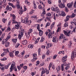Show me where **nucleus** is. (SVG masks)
<instances>
[{"label": "nucleus", "instance_id": "1", "mask_svg": "<svg viewBox=\"0 0 76 76\" xmlns=\"http://www.w3.org/2000/svg\"><path fill=\"white\" fill-rule=\"evenodd\" d=\"M12 23H17V24L15 26V28L17 29H19V28H20V23L17 22L16 21V20H12Z\"/></svg>", "mask_w": 76, "mask_h": 76}, {"label": "nucleus", "instance_id": "2", "mask_svg": "<svg viewBox=\"0 0 76 76\" xmlns=\"http://www.w3.org/2000/svg\"><path fill=\"white\" fill-rule=\"evenodd\" d=\"M10 69V72H12V71L13 70V69L15 72H17V68H16V66H15V62H12V64Z\"/></svg>", "mask_w": 76, "mask_h": 76}, {"label": "nucleus", "instance_id": "3", "mask_svg": "<svg viewBox=\"0 0 76 76\" xmlns=\"http://www.w3.org/2000/svg\"><path fill=\"white\" fill-rule=\"evenodd\" d=\"M20 28H21V27H20V28H19V29H20L21 30L20 31H19V33H20L19 34H18V38L20 39H21V38H22V37L23 36V32H24V30H23V29L21 28L20 29Z\"/></svg>", "mask_w": 76, "mask_h": 76}, {"label": "nucleus", "instance_id": "4", "mask_svg": "<svg viewBox=\"0 0 76 76\" xmlns=\"http://www.w3.org/2000/svg\"><path fill=\"white\" fill-rule=\"evenodd\" d=\"M75 14H72L71 16H70L69 15H68L66 16V19L64 20L65 22H67L69 19V18H74L75 17Z\"/></svg>", "mask_w": 76, "mask_h": 76}, {"label": "nucleus", "instance_id": "5", "mask_svg": "<svg viewBox=\"0 0 76 76\" xmlns=\"http://www.w3.org/2000/svg\"><path fill=\"white\" fill-rule=\"evenodd\" d=\"M42 75L44 73H46L47 75H48L49 74V71L47 70V68H45L44 69V67H42Z\"/></svg>", "mask_w": 76, "mask_h": 76}, {"label": "nucleus", "instance_id": "6", "mask_svg": "<svg viewBox=\"0 0 76 76\" xmlns=\"http://www.w3.org/2000/svg\"><path fill=\"white\" fill-rule=\"evenodd\" d=\"M4 43H5V46L6 47H7L10 44L9 42H7V40L6 39H3L2 42V44H4Z\"/></svg>", "mask_w": 76, "mask_h": 76}, {"label": "nucleus", "instance_id": "7", "mask_svg": "<svg viewBox=\"0 0 76 76\" xmlns=\"http://www.w3.org/2000/svg\"><path fill=\"white\" fill-rule=\"evenodd\" d=\"M73 2H72L70 3L67 4V7H68L69 9H71L72 7V6H73Z\"/></svg>", "mask_w": 76, "mask_h": 76}, {"label": "nucleus", "instance_id": "8", "mask_svg": "<svg viewBox=\"0 0 76 76\" xmlns=\"http://www.w3.org/2000/svg\"><path fill=\"white\" fill-rule=\"evenodd\" d=\"M66 37L64 36V35L63 34H61L60 36L59 37V41H61V39H64Z\"/></svg>", "mask_w": 76, "mask_h": 76}, {"label": "nucleus", "instance_id": "9", "mask_svg": "<svg viewBox=\"0 0 76 76\" xmlns=\"http://www.w3.org/2000/svg\"><path fill=\"white\" fill-rule=\"evenodd\" d=\"M16 5L17 6V8L18 9H20V10H22V7H21L20 8V6L19 5V1H17Z\"/></svg>", "mask_w": 76, "mask_h": 76}, {"label": "nucleus", "instance_id": "10", "mask_svg": "<svg viewBox=\"0 0 76 76\" xmlns=\"http://www.w3.org/2000/svg\"><path fill=\"white\" fill-rule=\"evenodd\" d=\"M76 53H74V52H72V54L71 55V59L72 60H73V58L76 57Z\"/></svg>", "mask_w": 76, "mask_h": 76}, {"label": "nucleus", "instance_id": "11", "mask_svg": "<svg viewBox=\"0 0 76 76\" xmlns=\"http://www.w3.org/2000/svg\"><path fill=\"white\" fill-rule=\"evenodd\" d=\"M53 41L55 43L57 42H58V39L57 38V37H53Z\"/></svg>", "mask_w": 76, "mask_h": 76}, {"label": "nucleus", "instance_id": "12", "mask_svg": "<svg viewBox=\"0 0 76 76\" xmlns=\"http://www.w3.org/2000/svg\"><path fill=\"white\" fill-rule=\"evenodd\" d=\"M64 34L66 35L67 37H69L70 36V31H69L67 32L66 31L64 30Z\"/></svg>", "mask_w": 76, "mask_h": 76}, {"label": "nucleus", "instance_id": "13", "mask_svg": "<svg viewBox=\"0 0 76 76\" xmlns=\"http://www.w3.org/2000/svg\"><path fill=\"white\" fill-rule=\"evenodd\" d=\"M59 6L61 8H64V7H65V4L64 3H61L59 4Z\"/></svg>", "mask_w": 76, "mask_h": 76}, {"label": "nucleus", "instance_id": "14", "mask_svg": "<svg viewBox=\"0 0 76 76\" xmlns=\"http://www.w3.org/2000/svg\"><path fill=\"white\" fill-rule=\"evenodd\" d=\"M24 23H25V24H26V23L29 24V20L27 18H25L24 19Z\"/></svg>", "mask_w": 76, "mask_h": 76}, {"label": "nucleus", "instance_id": "15", "mask_svg": "<svg viewBox=\"0 0 76 76\" xmlns=\"http://www.w3.org/2000/svg\"><path fill=\"white\" fill-rule=\"evenodd\" d=\"M58 28L57 30V32H58L60 31V28H61V24H59V25H58Z\"/></svg>", "mask_w": 76, "mask_h": 76}, {"label": "nucleus", "instance_id": "16", "mask_svg": "<svg viewBox=\"0 0 76 76\" xmlns=\"http://www.w3.org/2000/svg\"><path fill=\"white\" fill-rule=\"evenodd\" d=\"M67 57L66 56H65L64 57L62 58V62H64L66 61V59L67 58Z\"/></svg>", "mask_w": 76, "mask_h": 76}, {"label": "nucleus", "instance_id": "17", "mask_svg": "<svg viewBox=\"0 0 76 76\" xmlns=\"http://www.w3.org/2000/svg\"><path fill=\"white\" fill-rule=\"evenodd\" d=\"M3 5V1H1L0 2V8H2V7L3 6L4 8V7Z\"/></svg>", "mask_w": 76, "mask_h": 76}, {"label": "nucleus", "instance_id": "18", "mask_svg": "<svg viewBox=\"0 0 76 76\" xmlns=\"http://www.w3.org/2000/svg\"><path fill=\"white\" fill-rule=\"evenodd\" d=\"M37 54L36 53H34L33 54V59H34V60H37V57H37Z\"/></svg>", "mask_w": 76, "mask_h": 76}, {"label": "nucleus", "instance_id": "19", "mask_svg": "<svg viewBox=\"0 0 76 76\" xmlns=\"http://www.w3.org/2000/svg\"><path fill=\"white\" fill-rule=\"evenodd\" d=\"M14 53V51H12V52H10L9 53V56L11 57H13V54Z\"/></svg>", "mask_w": 76, "mask_h": 76}, {"label": "nucleus", "instance_id": "20", "mask_svg": "<svg viewBox=\"0 0 76 76\" xmlns=\"http://www.w3.org/2000/svg\"><path fill=\"white\" fill-rule=\"evenodd\" d=\"M32 32V29H30L28 32V35H27V36H28V37L29 36V34H31V33Z\"/></svg>", "mask_w": 76, "mask_h": 76}, {"label": "nucleus", "instance_id": "21", "mask_svg": "<svg viewBox=\"0 0 76 76\" xmlns=\"http://www.w3.org/2000/svg\"><path fill=\"white\" fill-rule=\"evenodd\" d=\"M6 9L7 10H10V11L12 10V7H9V6H7L6 7Z\"/></svg>", "mask_w": 76, "mask_h": 76}, {"label": "nucleus", "instance_id": "22", "mask_svg": "<svg viewBox=\"0 0 76 76\" xmlns=\"http://www.w3.org/2000/svg\"><path fill=\"white\" fill-rule=\"evenodd\" d=\"M33 47L34 45L31 44H30L28 46V48H31V49H32V48H33Z\"/></svg>", "mask_w": 76, "mask_h": 76}, {"label": "nucleus", "instance_id": "23", "mask_svg": "<svg viewBox=\"0 0 76 76\" xmlns=\"http://www.w3.org/2000/svg\"><path fill=\"white\" fill-rule=\"evenodd\" d=\"M48 38H52V33H49L48 35Z\"/></svg>", "mask_w": 76, "mask_h": 76}, {"label": "nucleus", "instance_id": "24", "mask_svg": "<svg viewBox=\"0 0 76 76\" xmlns=\"http://www.w3.org/2000/svg\"><path fill=\"white\" fill-rule=\"evenodd\" d=\"M39 35H40V36H42V34H43L42 31L41 30H39Z\"/></svg>", "mask_w": 76, "mask_h": 76}, {"label": "nucleus", "instance_id": "25", "mask_svg": "<svg viewBox=\"0 0 76 76\" xmlns=\"http://www.w3.org/2000/svg\"><path fill=\"white\" fill-rule=\"evenodd\" d=\"M27 43V41L26 40H23L22 42V44H23V45H26V44Z\"/></svg>", "mask_w": 76, "mask_h": 76}, {"label": "nucleus", "instance_id": "26", "mask_svg": "<svg viewBox=\"0 0 76 76\" xmlns=\"http://www.w3.org/2000/svg\"><path fill=\"white\" fill-rule=\"evenodd\" d=\"M61 15L62 16H66V13L64 12H61Z\"/></svg>", "mask_w": 76, "mask_h": 76}, {"label": "nucleus", "instance_id": "27", "mask_svg": "<svg viewBox=\"0 0 76 76\" xmlns=\"http://www.w3.org/2000/svg\"><path fill=\"white\" fill-rule=\"evenodd\" d=\"M19 51H16V50L14 51V53H15V56H18V54H19Z\"/></svg>", "mask_w": 76, "mask_h": 76}, {"label": "nucleus", "instance_id": "28", "mask_svg": "<svg viewBox=\"0 0 76 76\" xmlns=\"http://www.w3.org/2000/svg\"><path fill=\"white\" fill-rule=\"evenodd\" d=\"M45 19H46V20H48V22H51L50 17H46L45 18Z\"/></svg>", "mask_w": 76, "mask_h": 76}, {"label": "nucleus", "instance_id": "29", "mask_svg": "<svg viewBox=\"0 0 76 76\" xmlns=\"http://www.w3.org/2000/svg\"><path fill=\"white\" fill-rule=\"evenodd\" d=\"M55 24V23H52V24L50 26V28L51 29H53V27H54Z\"/></svg>", "mask_w": 76, "mask_h": 76}, {"label": "nucleus", "instance_id": "30", "mask_svg": "<svg viewBox=\"0 0 76 76\" xmlns=\"http://www.w3.org/2000/svg\"><path fill=\"white\" fill-rule=\"evenodd\" d=\"M12 42L14 43H16L17 42V39H12Z\"/></svg>", "mask_w": 76, "mask_h": 76}, {"label": "nucleus", "instance_id": "31", "mask_svg": "<svg viewBox=\"0 0 76 76\" xmlns=\"http://www.w3.org/2000/svg\"><path fill=\"white\" fill-rule=\"evenodd\" d=\"M38 8L39 9H42L44 7H43L41 5H39L38 6Z\"/></svg>", "mask_w": 76, "mask_h": 76}, {"label": "nucleus", "instance_id": "32", "mask_svg": "<svg viewBox=\"0 0 76 76\" xmlns=\"http://www.w3.org/2000/svg\"><path fill=\"white\" fill-rule=\"evenodd\" d=\"M61 68L62 71H64V64H61Z\"/></svg>", "mask_w": 76, "mask_h": 76}, {"label": "nucleus", "instance_id": "33", "mask_svg": "<svg viewBox=\"0 0 76 76\" xmlns=\"http://www.w3.org/2000/svg\"><path fill=\"white\" fill-rule=\"evenodd\" d=\"M7 53V52H6L5 51H4V53L1 54V56L2 57H3V56H5V55H6V54Z\"/></svg>", "mask_w": 76, "mask_h": 76}, {"label": "nucleus", "instance_id": "34", "mask_svg": "<svg viewBox=\"0 0 76 76\" xmlns=\"http://www.w3.org/2000/svg\"><path fill=\"white\" fill-rule=\"evenodd\" d=\"M34 9H37V5H36V4L35 2L34 3Z\"/></svg>", "mask_w": 76, "mask_h": 76}, {"label": "nucleus", "instance_id": "35", "mask_svg": "<svg viewBox=\"0 0 76 76\" xmlns=\"http://www.w3.org/2000/svg\"><path fill=\"white\" fill-rule=\"evenodd\" d=\"M68 26V23H66L64 24V27L66 28V27H67Z\"/></svg>", "mask_w": 76, "mask_h": 76}, {"label": "nucleus", "instance_id": "36", "mask_svg": "<svg viewBox=\"0 0 76 76\" xmlns=\"http://www.w3.org/2000/svg\"><path fill=\"white\" fill-rule=\"evenodd\" d=\"M15 18H16V16L15 15L13 14L12 20H15Z\"/></svg>", "mask_w": 76, "mask_h": 76}, {"label": "nucleus", "instance_id": "37", "mask_svg": "<svg viewBox=\"0 0 76 76\" xmlns=\"http://www.w3.org/2000/svg\"><path fill=\"white\" fill-rule=\"evenodd\" d=\"M19 15H22L23 13V12L20 10L19 11Z\"/></svg>", "mask_w": 76, "mask_h": 76}, {"label": "nucleus", "instance_id": "38", "mask_svg": "<svg viewBox=\"0 0 76 76\" xmlns=\"http://www.w3.org/2000/svg\"><path fill=\"white\" fill-rule=\"evenodd\" d=\"M47 16H51V14L50 13H48L46 14Z\"/></svg>", "mask_w": 76, "mask_h": 76}, {"label": "nucleus", "instance_id": "39", "mask_svg": "<svg viewBox=\"0 0 76 76\" xmlns=\"http://www.w3.org/2000/svg\"><path fill=\"white\" fill-rule=\"evenodd\" d=\"M46 54V55H48V56H49V55H50V51H49V50H48Z\"/></svg>", "mask_w": 76, "mask_h": 76}, {"label": "nucleus", "instance_id": "40", "mask_svg": "<svg viewBox=\"0 0 76 76\" xmlns=\"http://www.w3.org/2000/svg\"><path fill=\"white\" fill-rule=\"evenodd\" d=\"M41 48H39L38 49V52L39 55H40V54H41Z\"/></svg>", "mask_w": 76, "mask_h": 76}, {"label": "nucleus", "instance_id": "41", "mask_svg": "<svg viewBox=\"0 0 76 76\" xmlns=\"http://www.w3.org/2000/svg\"><path fill=\"white\" fill-rule=\"evenodd\" d=\"M52 65H53V64H52L51 63H50V64H49V70H50V69H51V66H52Z\"/></svg>", "mask_w": 76, "mask_h": 76}, {"label": "nucleus", "instance_id": "42", "mask_svg": "<svg viewBox=\"0 0 76 76\" xmlns=\"http://www.w3.org/2000/svg\"><path fill=\"white\" fill-rule=\"evenodd\" d=\"M10 35H9V36H8L6 38V40H8L9 39H10Z\"/></svg>", "mask_w": 76, "mask_h": 76}, {"label": "nucleus", "instance_id": "43", "mask_svg": "<svg viewBox=\"0 0 76 76\" xmlns=\"http://www.w3.org/2000/svg\"><path fill=\"white\" fill-rule=\"evenodd\" d=\"M55 11H56V12H58V8L57 7L55 8Z\"/></svg>", "mask_w": 76, "mask_h": 76}, {"label": "nucleus", "instance_id": "44", "mask_svg": "<svg viewBox=\"0 0 76 76\" xmlns=\"http://www.w3.org/2000/svg\"><path fill=\"white\" fill-rule=\"evenodd\" d=\"M40 63V62H39V61H37L36 62L37 64H36V66H38V64H39Z\"/></svg>", "mask_w": 76, "mask_h": 76}, {"label": "nucleus", "instance_id": "45", "mask_svg": "<svg viewBox=\"0 0 76 76\" xmlns=\"http://www.w3.org/2000/svg\"><path fill=\"white\" fill-rule=\"evenodd\" d=\"M1 61H5V60H7V58H3L1 59Z\"/></svg>", "mask_w": 76, "mask_h": 76}, {"label": "nucleus", "instance_id": "46", "mask_svg": "<svg viewBox=\"0 0 76 76\" xmlns=\"http://www.w3.org/2000/svg\"><path fill=\"white\" fill-rule=\"evenodd\" d=\"M25 3L26 4H28V5H29L30 4V3L28 2V0H26L25 1Z\"/></svg>", "mask_w": 76, "mask_h": 76}, {"label": "nucleus", "instance_id": "47", "mask_svg": "<svg viewBox=\"0 0 76 76\" xmlns=\"http://www.w3.org/2000/svg\"><path fill=\"white\" fill-rule=\"evenodd\" d=\"M50 23L48 22L46 24V25L45 26V27L47 28V26H50Z\"/></svg>", "mask_w": 76, "mask_h": 76}, {"label": "nucleus", "instance_id": "48", "mask_svg": "<svg viewBox=\"0 0 76 76\" xmlns=\"http://www.w3.org/2000/svg\"><path fill=\"white\" fill-rule=\"evenodd\" d=\"M56 70H57V72L58 73V71H59L60 70V68L59 67V66H58L56 68Z\"/></svg>", "mask_w": 76, "mask_h": 76}, {"label": "nucleus", "instance_id": "49", "mask_svg": "<svg viewBox=\"0 0 76 76\" xmlns=\"http://www.w3.org/2000/svg\"><path fill=\"white\" fill-rule=\"evenodd\" d=\"M19 45H20V44L19 43H18L17 44H16L15 45L16 48H18V47L19 46Z\"/></svg>", "mask_w": 76, "mask_h": 76}, {"label": "nucleus", "instance_id": "50", "mask_svg": "<svg viewBox=\"0 0 76 76\" xmlns=\"http://www.w3.org/2000/svg\"><path fill=\"white\" fill-rule=\"evenodd\" d=\"M29 55H26L24 57V59H26L27 58H28V57H29Z\"/></svg>", "mask_w": 76, "mask_h": 76}, {"label": "nucleus", "instance_id": "51", "mask_svg": "<svg viewBox=\"0 0 76 76\" xmlns=\"http://www.w3.org/2000/svg\"><path fill=\"white\" fill-rule=\"evenodd\" d=\"M4 36H5V33H4L1 37V38L2 39H3L4 37Z\"/></svg>", "mask_w": 76, "mask_h": 76}, {"label": "nucleus", "instance_id": "52", "mask_svg": "<svg viewBox=\"0 0 76 76\" xmlns=\"http://www.w3.org/2000/svg\"><path fill=\"white\" fill-rule=\"evenodd\" d=\"M65 11L66 12H69V10H68V8L67 7H66L65 8Z\"/></svg>", "mask_w": 76, "mask_h": 76}, {"label": "nucleus", "instance_id": "53", "mask_svg": "<svg viewBox=\"0 0 76 76\" xmlns=\"http://www.w3.org/2000/svg\"><path fill=\"white\" fill-rule=\"evenodd\" d=\"M44 41V38L43 37H42L41 39V40L40 41V42H42Z\"/></svg>", "mask_w": 76, "mask_h": 76}, {"label": "nucleus", "instance_id": "54", "mask_svg": "<svg viewBox=\"0 0 76 76\" xmlns=\"http://www.w3.org/2000/svg\"><path fill=\"white\" fill-rule=\"evenodd\" d=\"M57 56V55H55V56H53V59H55V58H56Z\"/></svg>", "mask_w": 76, "mask_h": 76}, {"label": "nucleus", "instance_id": "55", "mask_svg": "<svg viewBox=\"0 0 76 76\" xmlns=\"http://www.w3.org/2000/svg\"><path fill=\"white\" fill-rule=\"evenodd\" d=\"M27 68H28L27 66H25L23 67V69H24V70H26L27 69Z\"/></svg>", "mask_w": 76, "mask_h": 76}, {"label": "nucleus", "instance_id": "56", "mask_svg": "<svg viewBox=\"0 0 76 76\" xmlns=\"http://www.w3.org/2000/svg\"><path fill=\"white\" fill-rule=\"evenodd\" d=\"M56 12L58 14V15H61V12L58 11H57Z\"/></svg>", "mask_w": 76, "mask_h": 76}, {"label": "nucleus", "instance_id": "57", "mask_svg": "<svg viewBox=\"0 0 76 76\" xmlns=\"http://www.w3.org/2000/svg\"><path fill=\"white\" fill-rule=\"evenodd\" d=\"M42 58L43 59H44V58H45V55H44V54L42 55Z\"/></svg>", "mask_w": 76, "mask_h": 76}, {"label": "nucleus", "instance_id": "58", "mask_svg": "<svg viewBox=\"0 0 76 76\" xmlns=\"http://www.w3.org/2000/svg\"><path fill=\"white\" fill-rule=\"evenodd\" d=\"M4 51H5V52H6V53L7 52H9V50H6L5 49H4L3 50Z\"/></svg>", "mask_w": 76, "mask_h": 76}, {"label": "nucleus", "instance_id": "59", "mask_svg": "<svg viewBox=\"0 0 76 76\" xmlns=\"http://www.w3.org/2000/svg\"><path fill=\"white\" fill-rule=\"evenodd\" d=\"M48 1L49 4H51V0H48Z\"/></svg>", "mask_w": 76, "mask_h": 76}, {"label": "nucleus", "instance_id": "60", "mask_svg": "<svg viewBox=\"0 0 76 76\" xmlns=\"http://www.w3.org/2000/svg\"><path fill=\"white\" fill-rule=\"evenodd\" d=\"M25 51L23 50L22 52H21V55L22 56H23L25 54Z\"/></svg>", "mask_w": 76, "mask_h": 76}, {"label": "nucleus", "instance_id": "61", "mask_svg": "<svg viewBox=\"0 0 76 76\" xmlns=\"http://www.w3.org/2000/svg\"><path fill=\"white\" fill-rule=\"evenodd\" d=\"M2 21L4 23H5L6 22V19L4 18H3L2 19Z\"/></svg>", "mask_w": 76, "mask_h": 76}, {"label": "nucleus", "instance_id": "62", "mask_svg": "<svg viewBox=\"0 0 76 76\" xmlns=\"http://www.w3.org/2000/svg\"><path fill=\"white\" fill-rule=\"evenodd\" d=\"M0 69L1 70H4V67H2V66L0 67Z\"/></svg>", "mask_w": 76, "mask_h": 76}, {"label": "nucleus", "instance_id": "63", "mask_svg": "<svg viewBox=\"0 0 76 76\" xmlns=\"http://www.w3.org/2000/svg\"><path fill=\"white\" fill-rule=\"evenodd\" d=\"M17 68L18 70H20V66H17Z\"/></svg>", "mask_w": 76, "mask_h": 76}, {"label": "nucleus", "instance_id": "64", "mask_svg": "<svg viewBox=\"0 0 76 76\" xmlns=\"http://www.w3.org/2000/svg\"><path fill=\"white\" fill-rule=\"evenodd\" d=\"M7 30L8 31H10V27H8L7 28Z\"/></svg>", "mask_w": 76, "mask_h": 76}]
</instances>
